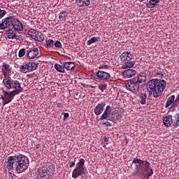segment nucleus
I'll return each mask as SVG.
<instances>
[{
	"instance_id": "1",
	"label": "nucleus",
	"mask_w": 179,
	"mask_h": 179,
	"mask_svg": "<svg viewBox=\"0 0 179 179\" xmlns=\"http://www.w3.org/2000/svg\"><path fill=\"white\" fill-rule=\"evenodd\" d=\"M167 86V83L164 80L154 78L147 83V92L149 97L153 96L155 99L160 97Z\"/></svg>"
},
{
	"instance_id": "2",
	"label": "nucleus",
	"mask_w": 179,
	"mask_h": 179,
	"mask_svg": "<svg viewBox=\"0 0 179 179\" xmlns=\"http://www.w3.org/2000/svg\"><path fill=\"white\" fill-rule=\"evenodd\" d=\"M132 164L135 165V174L137 177H143L146 173L150 170V163L146 160H142L139 158H134Z\"/></svg>"
},
{
	"instance_id": "3",
	"label": "nucleus",
	"mask_w": 179,
	"mask_h": 179,
	"mask_svg": "<svg viewBox=\"0 0 179 179\" xmlns=\"http://www.w3.org/2000/svg\"><path fill=\"white\" fill-rule=\"evenodd\" d=\"M55 173V165L48 164L38 169L34 179H49Z\"/></svg>"
},
{
	"instance_id": "4",
	"label": "nucleus",
	"mask_w": 179,
	"mask_h": 179,
	"mask_svg": "<svg viewBox=\"0 0 179 179\" xmlns=\"http://www.w3.org/2000/svg\"><path fill=\"white\" fill-rule=\"evenodd\" d=\"M14 160L15 170L18 173V174L26 171V170L29 169V164H30V162L29 161V158L26 157V155H15Z\"/></svg>"
},
{
	"instance_id": "5",
	"label": "nucleus",
	"mask_w": 179,
	"mask_h": 179,
	"mask_svg": "<svg viewBox=\"0 0 179 179\" xmlns=\"http://www.w3.org/2000/svg\"><path fill=\"white\" fill-rule=\"evenodd\" d=\"M85 161L80 158L78 162L76 165V169L72 172L73 178H78L80 177V179H87V169L85 166Z\"/></svg>"
},
{
	"instance_id": "6",
	"label": "nucleus",
	"mask_w": 179,
	"mask_h": 179,
	"mask_svg": "<svg viewBox=\"0 0 179 179\" xmlns=\"http://www.w3.org/2000/svg\"><path fill=\"white\" fill-rule=\"evenodd\" d=\"M120 58L123 63L122 66V69H128L129 68H134L135 66L136 62L132 61L134 59V55L131 53V52H123Z\"/></svg>"
},
{
	"instance_id": "7",
	"label": "nucleus",
	"mask_w": 179,
	"mask_h": 179,
	"mask_svg": "<svg viewBox=\"0 0 179 179\" xmlns=\"http://www.w3.org/2000/svg\"><path fill=\"white\" fill-rule=\"evenodd\" d=\"M3 85L5 87L8 89V90H10L13 89V92L15 94H19L23 92V88L22 87V83L17 80H12V78L6 80L3 83Z\"/></svg>"
},
{
	"instance_id": "8",
	"label": "nucleus",
	"mask_w": 179,
	"mask_h": 179,
	"mask_svg": "<svg viewBox=\"0 0 179 179\" xmlns=\"http://www.w3.org/2000/svg\"><path fill=\"white\" fill-rule=\"evenodd\" d=\"M126 87L127 90H129L131 93H134V94H138L140 90L139 84L136 82V80L134 78L127 81Z\"/></svg>"
},
{
	"instance_id": "9",
	"label": "nucleus",
	"mask_w": 179,
	"mask_h": 179,
	"mask_svg": "<svg viewBox=\"0 0 179 179\" xmlns=\"http://www.w3.org/2000/svg\"><path fill=\"white\" fill-rule=\"evenodd\" d=\"M1 73L3 76V83L9 79H10V73H12V67L6 63H3L1 66Z\"/></svg>"
},
{
	"instance_id": "10",
	"label": "nucleus",
	"mask_w": 179,
	"mask_h": 179,
	"mask_svg": "<svg viewBox=\"0 0 179 179\" xmlns=\"http://www.w3.org/2000/svg\"><path fill=\"white\" fill-rule=\"evenodd\" d=\"M38 64H36L35 62H28L20 67V71L22 72V73H27L29 72L36 71L38 66Z\"/></svg>"
},
{
	"instance_id": "11",
	"label": "nucleus",
	"mask_w": 179,
	"mask_h": 179,
	"mask_svg": "<svg viewBox=\"0 0 179 179\" xmlns=\"http://www.w3.org/2000/svg\"><path fill=\"white\" fill-rule=\"evenodd\" d=\"M17 95V94H15V92H3V101H1V104H2L3 107L6 106V104H9L10 101H12L13 99Z\"/></svg>"
},
{
	"instance_id": "12",
	"label": "nucleus",
	"mask_w": 179,
	"mask_h": 179,
	"mask_svg": "<svg viewBox=\"0 0 179 179\" xmlns=\"http://www.w3.org/2000/svg\"><path fill=\"white\" fill-rule=\"evenodd\" d=\"M11 24L16 31H23V24L17 18H13L12 16Z\"/></svg>"
},
{
	"instance_id": "13",
	"label": "nucleus",
	"mask_w": 179,
	"mask_h": 179,
	"mask_svg": "<svg viewBox=\"0 0 179 179\" xmlns=\"http://www.w3.org/2000/svg\"><path fill=\"white\" fill-rule=\"evenodd\" d=\"M10 24H12V16L3 19L1 23H0V30H5V29H8Z\"/></svg>"
},
{
	"instance_id": "14",
	"label": "nucleus",
	"mask_w": 179,
	"mask_h": 179,
	"mask_svg": "<svg viewBox=\"0 0 179 179\" xmlns=\"http://www.w3.org/2000/svg\"><path fill=\"white\" fill-rule=\"evenodd\" d=\"M6 166L8 171L15 170V156H10L8 157L7 162H6Z\"/></svg>"
},
{
	"instance_id": "15",
	"label": "nucleus",
	"mask_w": 179,
	"mask_h": 179,
	"mask_svg": "<svg viewBox=\"0 0 179 179\" xmlns=\"http://www.w3.org/2000/svg\"><path fill=\"white\" fill-rule=\"evenodd\" d=\"M96 76L99 79V80H108V79L111 78L110 73L104 71H98L96 73Z\"/></svg>"
},
{
	"instance_id": "16",
	"label": "nucleus",
	"mask_w": 179,
	"mask_h": 179,
	"mask_svg": "<svg viewBox=\"0 0 179 179\" xmlns=\"http://www.w3.org/2000/svg\"><path fill=\"white\" fill-rule=\"evenodd\" d=\"M150 75L153 78H159V79H163V78H164V74L163 73V72L156 69H150Z\"/></svg>"
},
{
	"instance_id": "17",
	"label": "nucleus",
	"mask_w": 179,
	"mask_h": 179,
	"mask_svg": "<svg viewBox=\"0 0 179 179\" xmlns=\"http://www.w3.org/2000/svg\"><path fill=\"white\" fill-rule=\"evenodd\" d=\"M106 108V103H98L94 108L95 115H101L104 113Z\"/></svg>"
},
{
	"instance_id": "18",
	"label": "nucleus",
	"mask_w": 179,
	"mask_h": 179,
	"mask_svg": "<svg viewBox=\"0 0 179 179\" xmlns=\"http://www.w3.org/2000/svg\"><path fill=\"white\" fill-rule=\"evenodd\" d=\"M27 58L29 59H34L38 55V48H34L27 51Z\"/></svg>"
},
{
	"instance_id": "19",
	"label": "nucleus",
	"mask_w": 179,
	"mask_h": 179,
	"mask_svg": "<svg viewBox=\"0 0 179 179\" xmlns=\"http://www.w3.org/2000/svg\"><path fill=\"white\" fill-rule=\"evenodd\" d=\"M103 111V113L100 117L101 121H103V120H108V116L111 114L112 111L111 106H107Z\"/></svg>"
},
{
	"instance_id": "20",
	"label": "nucleus",
	"mask_w": 179,
	"mask_h": 179,
	"mask_svg": "<svg viewBox=\"0 0 179 179\" xmlns=\"http://www.w3.org/2000/svg\"><path fill=\"white\" fill-rule=\"evenodd\" d=\"M136 82L141 85V83H145L146 82V75L145 73H140L137 77L133 78Z\"/></svg>"
},
{
	"instance_id": "21",
	"label": "nucleus",
	"mask_w": 179,
	"mask_h": 179,
	"mask_svg": "<svg viewBox=\"0 0 179 179\" xmlns=\"http://www.w3.org/2000/svg\"><path fill=\"white\" fill-rule=\"evenodd\" d=\"M163 123L165 127H170L171 124H174L173 122V117L170 115H166L163 119Z\"/></svg>"
},
{
	"instance_id": "22",
	"label": "nucleus",
	"mask_w": 179,
	"mask_h": 179,
	"mask_svg": "<svg viewBox=\"0 0 179 179\" xmlns=\"http://www.w3.org/2000/svg\"><path fill=\"white\" fill-rule=\"evenodd\" d=\"M76 3L79 8H85L90 5V0H76Z\"/></svg>"
},
{
	"instance_id": "23",
	"label": "nucleus",
	"mask_w": 179,
	"mask_h": 179,
	"mask_svg": "<svg viewBox=\"0 0 179 179\" xmlns=\"http://www.w3.org/2000/svg\"><path fill=\"white\" fill-rule=\"evenodd\" d=\"M146 100H148V94H146V92L140 94L138 100L140 104L145 106V104H146Z\"/></svg>"
},
{
	"instance_id": "24",
	"label": "nucleus",
	"mask_w": 179,
	"mask_h": 179,
	"mask_svg": "<svg viewBox=\"0 0 179 179\" xmlns=\"http://www.w3.org/2000/svg\"><path fill=\"white\" fill-rule=\"evenodd\" d=\"M124 78H132V76H135L136 75V71L134 69H127L124 71Z\"/></svg>"
},
{
	"instance_id": "25",
	"label": "nucleus",
	"mask_w": 179,
	"mask_h": 179,
	"mask_svg": "<svg viewBox=\"0 0 179 179\" xmlns=\"http://www.w3.org/2000/svg\"><path fill=\"white\" fill-rule=\"evenodd\" d=\"M6 34L8 38H11L12 40H15L17 38V35H16V32L13 31L12 29H8L6 31Z\"/></svg>"
},
{
	"instance_id": "26",
	"label": "nucleus",
	"mask_w": 179,
	"mask_h": 179,
	"mask_svg": "<svg viewBox=\"0 0 179 179\" xmlns=\"http://www.w3.org/2000/svg\"><path fill=\"white\" fill-rule=\"evenodd\" d=\"M75 63L72 62H66L64 63V68L67 71H72L75 69Z\"/></svg>"
},
{
	"instance_id": "27",
	"label": "nucleus",
	"mask_w": 179,
	"mask_h": 179,
	"mask_svg": "<svg viewBox=\"0 0 179 179\" xmlns=\"http://www.w3.org/2000/svg\"><path fill=\"white\" fill-rule=\"evenodd\" d=\"M159 2H160V0H149L146 3V6L150 8H155L159 5Z\"/></svg>"
},
{
	"instance_id": "28",
	"label": "nucleus",
	"mask_w": 179,
	"mask_h": 179,
	"mask_svg": "<svg viewBox=\"0 0 179 179\" xmlns=\"http://www.w3.org/2000/svg\"><path fill=\"white\" fill-rule=\"evenodd\" d=\"M34 40L38 41L39 43L44 41V34L38 31V33L34 38Z\"/></svg>"
},
{
	"instance_id": "29",
	"label": "nucleus",
	"mask_w": 179,
	"mask_h": 179,
	"mask_svg": "<svg viewBox=\"0 0 179 179\" xmlns=\"http://www.w3.org/2000/svg\"><path fill=\"white\" fill-rule=\"evenodd\" d=\"M176 99V96L175 95H172L171 96H169L167 99L165 107L166 108L170 107V106H171V104H173V103H174V100Z\"/></svg>"
},
{
	"instance_id": "30",
	"label": "nucleus",
	"mask_w": 179,
	"mask_h": 179,
	"mask_svg": "<svg viewBox=\"0 0 179 179\" xmlns=\"http://www.w3.org/2000/svg\"><path fill=\"white\" fill-rule=\"evenodd\" d=\"M45 48H54V40L47 38L45 43Z\"/></svg>"
},
{
	"instance_id": "31",
	"label": "nucleus",
	"mask_w": 179,
	"mask_h": 179,
	"mask_svg": "<svg viewBox=\"0 0 179 179\" xmlns=\"http://www.w3.org/2000/svg\"><path fill=\"white\" fill-rule=\"evenodd\" d=\"M55 69L60 73H65V67L62 66L61 64H55Z\"/></svg>"
},
{
	"instance_id": "32",
	"label": "nucleus",
	"mask_w": 179,
	"mask_h": 179,
	"mask_svg": "<svg viewBox=\"0 0 179 179\" xmlns=\"http://www.w3.org/2000/svg\"><path fill=\"white\" fill-rule=\"evenodd\" d=\"M66 16H68V12L66 10H62L59 14V19L60 20H66Z\"/></svg>"
},
{
	"instance_id": "33",
	"label": "nucleus",
	"mask_w": 179,
	"mask_h": 179,
	"mask_svg": "<svg viewBox=\"0 0 179 179\" xmlns=\"http://www.w3.org/2000/svg\"><path fill=\"white\" fill-rule=\"evenodd\" d=\"M97 41H100V37H92L90 40L87 41V45H92V44L94 43H97Z\"/></svg>"
},
{
	"instance_id": "34",
	"label": "nucleus",
	"mask_w": 179,
	"mask_h": 179,
	"mask_svg": "<svg viewBox=\"0 0 179 179\" xmlns=\"http://www.w3.org/2000/svg\"><path fill=\"white\" fill-rule=\"evenodd\" d=\"M38 32V31L34 29H30L28 31V36H30V37H31V38H34V37H36L37 33Z\"/></svg>"
},
{
	"instance_id": "35",
	"label": "nucleus",
	"mask_w": 179,
	"mask_h": 179,
	"mask_svg": "<svg viewBox=\"0 0 179 179\" xmlns=\"http://www.w3.org/2000/svg\"><path fill=\"white\" fill-rule=\"evenodd\" d=\"M108 120H109V121L115 122V121H118V120H121V115L120 114H118L116 115V117H115V115H112L111 117Z\"/></svg>"
},
{
	"instance_id": "36",
	"label": "nucleus",
	"mask_w": 179,
	"mask_h": 179,
	"mask_svg": "<svg viewBox=\"0 0 179 179\" xmlns=\"http://www.w3.org/2000/svg\"><path fill=\"white\" fill-rule=\"evenodd\" d=\"M25 54H26V49L22 48L19 50L18 57H20V58H22V57H24Z\"/></svg>"
},
{
	"instance_id": "37",
	"label": "nucleus",
	"mask_w": 179,
	"mask_h": 179,
	"mask_svg": "<svg viewBox=\"0 0 179 179\" xmlns=\"http://www.w3.org/2000/svg\"><path fill=\"white\" fill-rule=\"evenodd\" d=\"M173 127H174V128L179 127V113L176 114V121L173 122Z\"/></svg>"
},
{
	"instance_id": "38",
	"label": "nucleus",
	"mask_w": 179,
	"mask_h": 179,
	"mask_svg": "<svg viewBox=\"0 0 179 179\" xmlns=\"http://www.w3.org/2000/svg\"><path fill=\"white\" fill-rule=\"evenodd\" d=\"M99 90L104 92L107 89V84H100L98 85Z\"/></svg>"
},
{
	"instance_id": "39",
	"label": "nucleus",
	"mask_w": 179,
	"mask_h": 179,
	"mask_svg": "<svg viewBox=\"0 0 179 179\" xmlns=\"http://www.w3.org/2000/svg\"><path fill=\"white\" fill-rule=\"evenodd\" d=\"M54 45L55 48H59V49L62 48V43H61V42H59V41L54 42Z\"/></svg>"
},
{
	"instance_id": "40",
	"label": "nucleus",
	"mask_w": 179,
	"mask_h": 179,
	"mask_svg": "<svg viewBox=\"0 0 179 179\" xmlns=\"http://www.w3.org/2000/svg\"><path fill=\"white\" fill-rule=\"evenodd\" d=\"M6 10L0 9V17L2 19L6 15Z\"/></svg>"
},
{
	"instance_id": "41",
	"label": "nucleus",
	"mask_w": 179,
	"mask_h": 179,
	"mask_svg": "<svg viewBox=\"0 0 179 179\" xmlns=\"http://www.w3.org/2000/svg\"><path fill=\"white\" fill-rule=\"evenodd\" d=\"M76 162V158L74 159V161H71L69 163L70 169L75 167V162Z\"/></svg>"
},
{
	"instance_id": "42",
	"label": "nucleus",
	"mask_w": 179,
	"mask_h": 179,
	"mask_svg": "<svg viewBox=\"0 0 179 179\" xmlns=\"http://www.w3.org/2000/svg\"><path fill=\"white\" fill-rule=\"evenodd\" d=\"M102 124L103 125H106V127H111V123H110V122H105Z\"/></svg>"
},
{
	"instance_id": "43",
	"label": "nucleus",
	"mask_w": 179,
	"mask_h": 179,
	"mask_svg": "<svg viewBox=\"0 0 179 179\" xmlns=\"http://www.w3.org/2000/svg\"><path fill=\"white\" fill-rule=\"evenodd\" d=\"M99 69H108V65H103L99 67Z\"/></svg>"
},
{
	"instance_id": "44",
	"label": "nucleus",
	"mask_w": 179,
	"mask_h": 179,
	"mask_svg": "<svg viewBox=\"0 0 179 179\" xmlns=\"http://www.w3.org/2000/svg\"><path fill=\"white\" fill-rule=\"evenodd\" d=\"M69 117V113H64V119L66 120Z\"/></svg>"
},
{
	"instance_id": "45",
	"label": "nucleus",
	"mask_w": 179,
	"mask_h": 179,
	"mask_svg": "<svg viewBox=\"0 0 179 179\" xmlns=\"http://www.w3.org/2000/svg\"><path fill=\"white\" fill-rule=\"evenodd\" d=\"M109 140H110V138H108V137H104L103 138V141H104L105 143L108 142Z\"/></svg>"
},
{
	"instance_id": "46",
	"label": "nucleus",
	"mask_w": 179,
	"mask_h": 179,
	"mask_svg": "<svg viewBox=\"0 0 179 179\" xmlns=\"http://www.w3.org/2000/svg\"><path fill=\"white\" fill-rule=\"evenodd\" d=\"M88 87H90L91 89H96V87H94L92 85H88Z\"/></svg>"
},
{
	"instance_id": "47",
	"label": "nucleus",
	"mask_w": 179,
	"mask_h": 179,
	"mask_svg": "<svg viewBox=\"0 0 179 179\" xmlns=\"http://www.w3.org/2000/svg\"><path fill=\"white\" fill-rule=\"evenodd\" d=\"M150 173L149 174V177H150V176H152L153 174V170L152 169H150Z\"/></svg>"
},
{
	"instance_id": "48",
	"label": "nucleus",
	"mask_w": 179,
	"mask_h": 179,
	"mask_svg": "<svg viewBox=\"0 0 179 179\" xmlns=\"http://www.w3.org/2000/svg\"><path fill=\"white\" fill-rule=\"evenodd\" d=\"M3 95L0 94V101H3Z\"/></svg>"
},
{
	"instance_id": "49",
	"label": "nucleus",
	"mask_w": 179,
	"mask_h": 179,
	"mask_svg": "<svg viewBox=\"0 0 179 179\" xmlns=\"http://www.w3.org/2000/svg\"><path fill=\"white\" fill-rule=\"evenodd\" d=\"M62 103H57V107H62Z\"/></svg>"
},
{
	"instance_id": "50",
	"label": "nucleus",
	"mask_w": 179,
	"mask_h": 179,
	"mask_svg": "<svg viewBox=\"0 0 179 179\" xmlns=\"http://www.w3.org/2000/svg\"><path fill=\"white\" fill-rule=\"evenodd\" d=\"M107 145H106V144H103V148H105V149H107Z\"/></svg>"
},
{
	"instance_id": "51",
	"label": "nucleus",
	"mask_w": 179,
	"mask_h": 179,
	"mask_svg": "<svg viewBox=\"0 0 179 179\" xmlns=\"http://www.w3.org/2000/svg\"><path fill=\"white\" fill-rule=\"evenodd\" d=\"M40 147V145H36V149H38V148Z\"/></svg>"
},
{
	"instance_id": "52",
	"label": "nucleus",
	"mask_w": 179,
	"mask_h": 179,
	"mask_svg": "<svg viewBox=\"0 0 179 179\" xmlns=\"http://www.w3.org/2000/svg\"><path fill=\"white\" fill-rule=\"evenodd\" d=\"M103 144L108 145V142H105Z\"/></svg>"
},
{
	"instance_id": "53",
	"label": "nucleus",
	"mask_w": 179,
	"mask_h": 179,
	"mask_svg": "<svg viewBox=\"0 0 179 179\" xmlns=\"http://www.w3.org/2000/svg\"><path fill=\"white\" fill-rule=\"evenodd\" d=\"M139 1V2H143V1H145V0H138Z\"/></svg>"
},
{
	"instance_id": "54",
	"label": "nucleus",
	"mask_w": 179,
	"mask_h": 179,
	"mask_svg": "<svg viewBox=\"0 0 179 179\" xmlns=\"http://www.w3.org/2000/svg\"><path fill=\"white\" fill-rule=\"evenodd\" d=\"M1 102H0V106H1Z\"/></svg>"
}]
</instances>
